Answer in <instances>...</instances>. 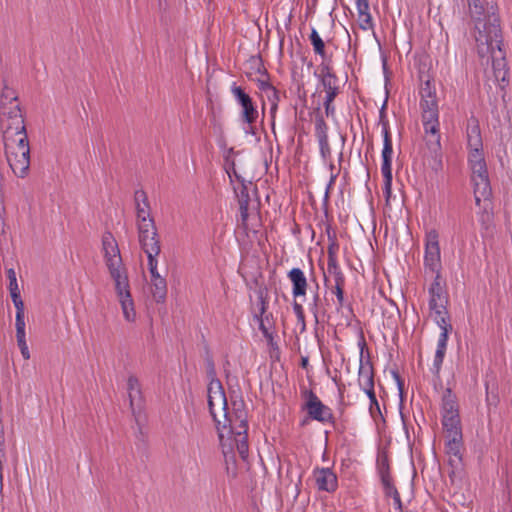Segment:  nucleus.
<instances>
[{
	"instance_id": "9",
	"label": "nucleus",
	"mask_w": 512,
	"mask_h": 512,
	"mask_svg": "<svg viewBox=\"0 0 512 512\" xmlns=\"http://www.w3.org/2000/svg\"><path fill=\"white\" fill-rule=\"evenodd\" d=\"M257 298L259 308L258 312L254 314V319L257 321L259 330L262 332L268 344L273 346L274 337L272 329L274 326V318L272 313H267L269 304L267 291L263 289L258 290Z\"/></svg>"
},
{
	"instance_id": "1",
	"label": "nucleus",
	"mask_w": 512,
	"mask_h": 512,
	"mask_svg": "<svg viewBox=\"0 0 512 512\" xmlns=\"http://www.w3.org/2000/svg\"><path fill=\"white\" fill-rule=\"evenodd\" d=\"M476 49L480 58L491 61L496 80L505 82L508 77V68L505 52L502 49L503 38L501 28L492 25L488 34L475 35Z\"/></svg>"
},
{
	"instance_id": "3",
	"label": "nucleus",
	"mask_w": 512,
	"mask_h": 512,
	"mask_svg": "<svg viewBox=\"0 0 512 512\" xmlns=\"http://www.w3.org/2000/svg\"><path fill=\"white\" fill-rule=\"evenodd\" d=\"M111 278L115 283V290L122 306L124 317L127 321L135 320L134 303L130 293V285L126 268L122 264L121 255L105 259Z\"/></svg>"
},
{
	"instance_id": "8",
	"label": "nucleus",
	"mask_w": 512,
	"mask_h": 512,
	"mask_svg": "<svg viewBox=\"0 0 512 512\" xmlns=\"http://www.w3.org/2000/svg\"><path fill=\"white\" fill-rule=\"evenodd\" d=\"M138 241L146 255H159L161 252L160 238L155 221L136 223Z\"/></svg>"
},
{
	"instance_id": "63",
	"label": "nucleus",
	"mask_w": 512,
	"mask_h": 512,
	"mask_svg": "<svg viewBox=\"0 0 512 512\" xmlns=\"http://www.w3.org/2000/svg\"><path fill=\"white\" fill-rule=\"evenodd\" d=\"M120 255V251H119V248H118V245L117 246H114L112 249L110 250H107L105 253H104V257L105 259H108V258H114V257H117Z\"/></svg>"
},
{
	"instance_id": "55",
	"label": "nucleus",
	"mask_w": 512,
	"mask_h": 512,
	"mask_svg": "<svg viewBox=\"0 0 512 512\" xmlns=\"http://www.w3.org/2000/svg\"><path fill=\"white\" fill-rule=\"evenodd\" d=\"M356 8L358 11V15L370 13L369 11V1L368 0H355Z\"/></svg>"
},
{
	"instance_id": "22",
	"label": "nucleus",
	"mask_w": 512,
	"mask_h": 512,
	"mask_svg": "<svg viewBox=\"0 0 512 512\" xmlns=\"http://www.w3.org/2000/svg\"><path fill=\"white\" fill-rule=\"evenodd\" d=\"M314 75L320 81L324 91L339 87V79L334 73L329 61H323L318 71L314 72Z\"/></svg>"
},
{
	"instance_id": "43",
	"label": "nucleus",
	"mask_w": 512,
	"mask_h": 512,
	"mask_svg": "<svg viewBox=\"0 0 512 512\" xmlns=\"http://www.w3.org/2000/svg\"><path fill=\"white\" fill-rule=\"evenodd\" d=\"M359 17V27L360 29L366 31V30H372L374 28V23L372 20V16L370 13L367 14H360Z\"/></svg>"
},
{
	"instance_id": "57",
	"label": "nucleus",
	"mask_w": 512,
	"mask_h": 512,
	"mask_svg": "<svg viewBox=\"0 0 512 512\" xmlns=\"http://www.w3.org/2000/svg\"><path fill=\"white\" fill-rule=\"evenodd\" d=\"M19 349H20V352L23 356V358L25 360H29L30 359V352H29V348H28V345H27V342L26 341H22V342H19L17 343Z\"/></svg>"
},
{
	"instance_id": "36",
	"label": "nucleus",
	"mask_w": 512,
	"mask_h": 512,
	"mask_svg": "<svg viewBox=\"0 0 512 512\" xmlns=\"http://www.w3.org/2000/svg\"><path fill=\"white\" fill-rule=\"evenodd\" d=\"M6 274H7V279L9 281L8 289H9L10 295L20 293L15 270L13 268H9L6 271Z\"/></svg>"
},
{
	"instance_id": "27",
	"label": "nucleus",
	"mask_w": 512,
	"mask_h": 512,
	"mask_svg": "<svg viewBox=\"0 0 512 512\" xmlns=\"http://www.w3.org/2000/svg\"><path fill=\"white\" fill-rule=\"evenodd\" d=\"M127 390L132 412H135V407L141 408L143 404V397L139 380L136 376H129L127 380Z\"/></svg>"
},
{
	"instance_id": "6",
	"label": "nucleus",
	"mask_w": 512,
	"mask_h": 512,
	"mask_svg": "<svg viewBox=\"0 0 512 512\" xmlns=\"http://www.w3.org/2000/svg\"><path fill=\"white\" fill-rule=\"evenodd\" d=\"M304 398L302 410L306 411L311 420L320 423H334V415L330 407L324 405L315 392L305 389L301 392Z\"/></svg>"
},
{
	"instance_id": "26",
	"label": "nucleus",
	"mask_w": 512,
	"mask_h": 512,
	"mask_svg": "<svg viewBox=\"0 0 512 512\" xmlns=\"http://www.w3.org/2000/svg\"><path fill=\"white\" fill-rule=\"evenodd\" d=\"M2 115L6 116L11 122L7 125H11L12 129L23 130L25 127L24 115L19 103H13L12 105L1 106Z\"/></svg>"
},
{
	"instance_id": "18",
	"label": "nucleus",
	"mask_w": 512,
	"mask_h": 512,
	"mask_svg": "<svg viewBox=\"0 0 512 512\" xmlns=\"http://www.w3.org/2000/svg\"><path fill=\"white\" fill-rule=\"evenodd\" d=\"M9 166L14 174L24 178L30 167V149L21 148L20 151L6 155Z\"/></svg>"
},
{
	"instance_id": "34",
	"label": "nucleus",
	"mask_w": 512,
	"mask_h": 512,
	"mask_svg": "<svg viewBox=\"0 0 512 512\" xmlns=\"http://www.w3.org/2000/svg\"><path fill=\"white\" fill-rule=\"evenodd\" d=\"M366 395L368 396L369 400H370V405H369V412H370V415L376 419L378 417H381V410H380V405H379V402L376 398V394H375V390H370V391H367L365 392Z\"/></svg>"
},
{
	"instance_id": "44",
	"label": "nucleus",
	"mask_w": 512,
	"mask_h": 512,
	"mask_svg": "<svg viewBox=\"0 0 512 512\" xmlns=\"http://www.w3.org/2000/svg\"><path fill=\"white\" fill-rule=\"evenodd\" d=\"M12 302L16 309V315H25V305L21 298V293L11 294Z\"/></svg>"
},
{
	"instance_id": "38",
	"label": "nucleus",
	"mask_w": 512,
	"mask_h": 512,
	"mask_svg": "<svg viewBox=\"0 0 512 512\" xmlns=\"http://www.w3.org/2000/svg\"><path fill=\"white\" fill-rule=\"evenodd\" d=\"M157 256L158 255H152V254L151 255H147L148 269H149V272H150V275H151V281H154L156 278H163L158 273V269H157V266H158Z\"/></svg>"
},
{
	"instance_id": "41",
	"label": "nucleus",
	"mask_w": 512,
	"mask_h": 512,
	"mask_svg": "<svg viewBox=\"0 0 512 512\" xmlns=\"http://www.w3.org/2000/svg\"><path fill=\"white\" fill-rule=\"evenodd\" d=\"M357 345H358L359 350H360L359 362L360 361H366V359H367V352H369V351L367 349V343H366L365 336H364V333H363L362 329H360V331H359Z\"/></svg>"
},
{
	"instance_id": "13",
	"label": "nucleus",
	"mask_w": 512,
	"mask_h": 512,
	"mask_svg": "<svg viewBox=\"0 0 512 512\" xmlns=\"http://www.w3.org/2000/svg\"><path fill=\"white\" fill-rule=\"evenodd\" d=\"M231 93L233 94L237 103L241 106V120L247 125L254 124L259 116L256 105L248 93L243 88L233 83L231 86Z\"/></svg>"
},
{
	"instance_id": "59",
	"label": "nucleus",
	"mask_w": 512,
	"mask_h": 512,
	"mask_svg": "<svg viewBox=\"0 0 512 512\" xmlns=\"http://www.w3.org/2000/svg\"><path fill=\"white\" fill-rule=\"evenodd\" d=\"M338 176V172L337 173H332L331 174V177H330V180L327 184V187H326V191H325V195H324V200L327 201L328 198H329V193H330V190L331 188L333 187L335 181H336V178Z\"/></svg>"
},
{
	"instance_id": "20",
	"label": "nucleus",
	"mask_w": 512,
	"mask_h": 512,
	"mask_svg": "<svg viewBox=\"0 0 512 512\" xmlns=\"http://www.w3.org/2000/svg\"><path fill=\"white\" fill-rule=\"evenodd\" d=\"M358 384L360 389L364 392L374 389V368L369 352H367L366 361L359 362Z\"/></svg>"
},
{
	"instance_id": "58",
	"label": "nucleus",
	"mask_w": 512,
	"mask_h": 512,
	"mask_svg": "<svg viewBox=\"0 0 512 512\" xmlns=\"http://www.w3.org/2000/svg\"><path fill=\"white\" fill-rule=\"evenodd\" d=\"M492 216L489 212L486 211V207H484V211L480 215V222L485 229L488 228V224L490 223Z\"/></svg>"
},
{
	"instance_id": "64",
	"label": "nucleus",
	"mask_w": 512,
	"mask_h": 512,
	"mask_svg": "<svg viewBox=\"0 0 512 512\" xmlns=\"http://www.w3.org/2000/svg\"><path fill=\"white\" fill-rule=\"evenodd\" d=\"M392 499H393V503H394V508L398 512H403V505H402V500H401L400 494L396 495Z\"/></svg>"
},
{
	"instance_id": "52",
	"label": "nucleus",
	"mask_w": 512,
	"mask_h": 512,
	"mask_svg": "<svg viewBox=\"0 0 512 512\" xmlns=\"http://www.w3.org/2000/svg\"><path fill=\"white\" fill-rule=\"evenodd\" d=\"M257 86L259 90L264 92L265 94H268L269 90H272L273 87V85L269 82V76L257 79Z\"/></svg>"
},
{
	"instance_id": "40",
	"label": "nucleus",
	"mask_w": 512,
	"mask_h": 512,
	"mask_svg": "<svg viewBox=\"0 0 512 512\" xmlns=\"http://www.w3.org/2000/svg\"><path fill=\"white\" fill-rule=\"evenodd\" d=\"M381 483H382L384 494L386 497L393 498L399 494L397 488L395 487V485L393 483V478L382 480Z\"/></svg>"
},
{
	"instance_id": "56",
	"label": "nucleus",
	"mask_w": 512,
	"mask_h": 512,
	"mask_svg": "<svg viewBox=\"0 0 512 512\" xmlns=\"http://www.w3.org/2000/svg\"><path fill=\"white\" fill-rule=\"evenodd\" d=\"M325 93L326 95L323 103L333 102L340 93V86L337 88H333L332 90L325 91Z\"/></svg>"
},
{
	"instance_id": "17",
	"label": "nucleus",
	"mask_w": 512,
	"mask_h": 512,
	"mask_svg": "<svg viewBox=\"0 0 512 512\" xmlns=\"http://www.w3.org/2000/svg\"><path fill=\"white\" fill-rule=\"evenodd\" d=\"M428 293L429 309L442 308V306L448 305L449 296L446 291L445 282L442 281V277L440 275L434 277V280L428 289Z\"/></svg>"
},
{
	"instance_id": "30",
	"label": "nucleus",
	"mask_w": 512,
	"mask_h": 512,
	"mask_svg": "<svg viewBox=\"0 0 512 512\" xmlns=\"http://www.w3.org/2000/svg\"><path fill=\"white\" fill-rule=\"evenodd\" d=\"M467 145L469 149L482 148V138L480 128L477 124L467 130Z\"/></svg>"
},
{
	"instance_id": "19",
	"label": "nucleus",
	"mask_w": 512,
	"mask_h": 512,
	"mask_svg": "<svg viewBox=\"0 0 512 512\" xmlns=\"http://www.w3.org/2000/svg\"><path fill=\"white\" fill-rule=\"evenodd\" d=\"M317 488L332 493L338 487L336 474L330 468H316L313 472Z\"/></svg>"
},
{
	"instance_id": "15",
	"label": "nucleus",
	"mask_w": 512,
	"mask_h": 512,
	"mask_svg": "<svg viewBox=\"0 0 512 512\" xmlns=\"http://www.w3.org/2000/svg\"><path fill=\"white\" fill-rule=\"evenodd\" d=\"M446 437V453L450 456L449 464L457 466L462 462V430L461 428L444 429Z\"/></svg>"
},
{
	"instance_id": "60",
	"label": "nucleus",
	"mask_w": 512,
	"mask_h": 512,
	"mask_svg": "<svg viewBox=\"0 0 512 512\" xmlns=\"http://www.w3.org/2000/svg\"><path fill=\"white\" fill-rule=\"evenodd\" d=\"M15 328L16 329H25L26 328V322H25V315H15Z\"/></svg>"
},
{
	"instance_id": "54",
	"label": "nucleus",
	"mask_w": 512,
	"mask_h": 512,
	"mask_svg": "<svg viewBox=\"0 0 512 512\" xmlns=\"http://www.w3.org/2000/svg\"><path fill=\"white\" fill-rule=\"evenodd\" d=\"M435 323L437 324L441 331H445V329H447L448 331L453 330L452 324L450 322V316H448V318L437 319L435 320Z\"/></svg>"
},
{
	"instance_id": "31",
	"label": "nucleus",
	"mask_w": 512,
	"mask_h": 512,
	"mask_svg": "<svg viewBox=\"0 0 512 512\" xmlns=\"http://www.w3.org/2000/svg\"><path fill=\"white\" fill-rule=\"evenodd\" d=\"M231 440L232 442L229 443V445L231 447L235 446L241 459L246 461L249 454L248 435L235 436V438Z\"/></svg>"
},
{
	"instance_id": "25",
	"label": "nucleus",
	"mask_w": 512,
	"mask_h": 512,
	"mask_svg": "<svg viewBox=\"0 0 512 512\" xmlns=\"http://www.w3.org/2000/svg\"><path fill=\"white\" fill-rule=\"evenodd\" d=\"M450 333L451 331H448L447 329H445V331H441L437 341V348L431 371L438 379L440 378V370L447 350V343Z\"/></svg>"
},
{
	"instance_id": "50",
	"label": "nucleus",
	"mask_w": 512,
	"mask_h": 512,
	"mask_svg": "<svg viewBox=\"0 0 512 512\" xmlns=\"http://www.w3.org/2000/svg\"><path fill=\"white\" fill-rule=\"evenodd\" d=\"M268 100L271 103V112H274L277 109V105L279 102V92L278 90L273 86L272 90H269V93L266 94Z\"/></svg>"
},
{
	"instance_id": "37",
	"label": "nucleus",
	"mask_w": 512,
	"mask_h": 512,
	"mask_svg": "<svg viewBox=\"0 0 512 512\" xmlns=\"http://www.w3.org/2000/svg\"><path fill=\"white\" fill-rule=\"evenodd\" d=\"M331 292L335 294L337 298V310H340L344 306V287L345 285L331 284L329 285Z\"/></svg>"
},
{
	"instance_id": "4",
	"label": "nucleus",
	"mask_w": 512,
	"mask_h": 512,
	"mask_svg": "<svg viewBox=\"0 0 512 512\" xmlns=\"http://www.w3.org/2000/svg\"><path fill=\"white\" fill-rule=\"evenodd\" d=\"M469 14L475 23V35L488 34L492 25L500 27L496 7L486 0H467Z\"/></svg>"
},
{
	"instance_id": "14",
	"label": "nucleus",
	"mask_w": 512,
	"mask_h": 512,
	"mask_svg": "<svg viewBox=\"0 0 512 512\" xmlns=\"http://www.w3.org/2000/svg\"><path fill=\"white\" fill-rule=\"evenodd\" d=\"M3 141L6 155L17 153L21 148L30 149L26 128L16 130L7 125L3 131Z\"/></svg>"
},
{
	"instance_id": "62",
	"label": "nucleus",
	"mask_w": 512,
	"mask_h": 512,
	"mask_svg": "<svg viewBox=\"0 0 512 512\" xmlns=\"http://www.w3.org/2000/svg\"><path fill=\"white\" fill-rule=\"evenodd\" d=\"M254 62L257 65V72L260 73L263 77H268V72L266 68L264 67L261 58H258L257 60H254Z\"/></svg>"
},
{
	"instance_id": "23",
	"label": "nucleus",
	"mask_w": 512,
	"mask_h": 512,
	"mask_svg": "<svg viewBox=\"0 0 512 512\" xmlns=\"http://www.w3.org/2000/svg\"><path fill=\"white\" fill-rule=\"evenodd\" d=\"M134 201L136 210V223H143V221H154L153 217L151 216L150 203L144 190L135 191Z\"/></svg>"
},
{
	"instance_id": "12",
	"label": "nucleus",
	"mask_w": 512,
	"mask_h": 512,
	"mask_svg": "<svg viewBox=\"0 0 512 512\" xmlns=\"http://www.w3.org/2000/svg\"><path fill=\"white\" fill-rule=\"evenodd\" d=\"M442 425L444 429L461 428L457 397L450 388L442 397Z\"/></svg>"
},
{
	"instance_id": "24",
	"label": "nucleus",
	"mask_w": 512,
	"mask_h": 512,
	"mask_svg": "<svg viewBox=\"0 0 512 512\" xmlns=\"http://www.w3.org/2000/svg\"><path fill=\"white\" fill-rule=\"evenodd\" d=\"M287 277L292 284L293 297H305L308 289V281L304 272L300 268H292L288 272Z\"/></svg>"
},
{
	"instance_id": "47",
	"label": "nucleus",
	"mask_w": 512,
	"mask_h": 512,
	"mask_svg": "<svg viewBox=\"0 0 512 512\" xmlns=\"http://www.w3.org/2000/svg\"><path fill=\"white\" fill-rule=\"evenodd\" d=\"M293 311L297 317L298 323H301V325H302V330H304L305 329V315H304L303 306L300 303H298L297 301H294Z\"/></svg>"
},
{
	"instance_id": "7",
	"label": "nucleus",
	"mask_w": 512,
	"mask_h": 512,
	"mask_svg": "<svg viewBox=\"0 0 512 512\" xmlns=\"http://www.w3.org/2000/svg\"><path fill=\"white\" fill-rule=\"evenodd\" d=\"M424 267L426 270L441 276L442 261L439 245V234L435 229L426 233Z\"/></svg>"
},
{
	"instance_id": "51",
	"label": "nucleus",
	"mask_w": 512,
	"mask_h": 512,
	"mask_svg": "<svg viewBox=\"0 0 512 512\" xmlns=\"http://www.w3.org/2000/svg\"><path fill=\"white\" fill-rule=\"evenodd\" d=\"M237 196H238L239 207H243V205L249 206L250 197L248 194V189L245 185L242 186V188L240 189Z\"/></svg>"
},
{
	"instance_id": "42",
	"label": "nucleus",
	"mask_w": 512,
	"mask_h": 512,
	"mask_svg": "<svg viewBox=\"0 0 512 512\" xmlns=\"http://www.w3.org/2000/svg\"><path fill=\"white\" fill-rule=\"evenodd\" d=\"M339 245L335 240L330 241L327 247V263H337Z\"/></svg>"
},
{
	"instance_id": "49",
	"label": "nucleus",
	"mask_w": 512,
	"mask_h": 512,
	"mask_svg": "<svg viewBox=\"0 0 512 512\" xmlns=\"http://www.w3.org/2000/svg\"><path fill=\"white\" fill-rule=\"evenodd\" d=\"M319 301H320V296L318 293H316L313 297V304L310 306V311L312 312L316 323L319 322V315L324 314V311H322L318 305Z\"/></svg>"
},
{
	"instance_id": "53",
	"label": "nucleus",
	"mask_w": 512,
	"mask_h": 512,
	"mask_svg": "<svg viewBox=\"0 0 512 512\" xmlns=\"http://www.w3.org/2000/svg\"><path fill=\"white\" fill-rule=\"evenodd\" d=\"M240 209V221H241V226L245 229V230H248L249 227H248V218H249V206H245L243 205V207H239Z\"/></svg>"
},
{
	"instance_id": "48",
	"label": "nucleus",
	"mask_w": 512,
	"mask_h": 512,
	"mask_svg": "<svg viewBox=\"0 0 512 512\" xmlns=\"http://www.w3.org/2000/svg\"><path fill=\"white\" fill-rule=\"evenodd\" d=\"M447 306L448 305H444L442 306V308H432V309H429L430 310V316H432L433 320H437V319H440V318H448L449 315V312H448V309H447Z\"/></svg>"
},
{
	"instance_id": "5",
	"label": "nucleus",
	"mask_w": 512,
	"mask_h": 512,
	"mask_svg": "<svg viewBox=\"0 0 512 512\" xmlns=\"http://www.w3.org/2000/svg\"><path fill=\"white\" fill-rule=\"evenodd\" d=\"M216 427L218 430L219 439L222 446H225V438L227 440L234 439L235 436H245L248 435V423L246 414L244 411H238L233 415L228 414L226 411L224 412V422L221 425V422L216 419L215 421Z\"/></svg>"
},
{
	"instance_id": "29",
	"label": "nucleus",
	"mask_w": 512,
	"mask_h": 512,
	"mask_svg": "<svg viewBox=\"0 0 512 512\" xmlns=\"http://www.w3.org/2000/svg\"><path fill=\"white\" fill-rule=\"evenodd\" d=\"M151 293L157 303L165 301L167 296V282L165 278H156L151 281Z\"/></svg>"
},
{
	"instance_id": "2",
	"label": "nucleus",
	"mask_w": 512,
	"mask_h": 512,
	"mask_svg": "<svg viewBox=\"0 0 512 512\" xmlns=\"http://www.w3.org/2000/svg\"><path fill=\"white\" fill-rule=\"evenodd\" d=\"M422 123L425 131L426 145L435 157L441 156V136L439 129V109L435 91H432L430 82L426 81L421 89Z\"/></svg>"
},
{
	"instance_id": "32",
	"label": "nucleus",
	"mask_w": 512,
	"mask_h": 512,
	"mask_svg": "<svg viewBox=\"0 0 512 512\" xmlns=\"http://www.w3.org/2000/svg\"><path fill=\"white\" fill-rule=\"evenodd\" d=\"M309 39L313 46L314 53L319 55L323 61H326V51H325V43L316 31V29H312Z\"/></svg>"
},
{
	"instance_id": "16",
	"label": "nucleus",
	"mask_w": 512,
	"mask_h": 512,
	"mask_svg": "<svg viewBox=\"0 0 512 512\" xmlns=\"http://www.w3.org/2000/svg\"><path fill=\"white\" fill-rule=\"evenodd\" d=\"M207 393L209 410L214 421H216L215 406L221 407L224 412L227 410L226 395L219 379L215 378L209 381Z\"/></svg>"
},
{
	"instance_id": "46",
	"label": "nucleus",
	"mask_w": 512,
	"mask_h": 512,
	"mask_svg": "<svg viewBox=\"0 0 512 512\" xmlns=\"http://www.w3.org/2000/svg\"><path fill=\"white\" fill-rule=\"evenodd\" d=\"M102 245H103V251L105 253L107 250H110L114 246H117V242L110 232H106L103 234V237H102Z\"/></svg>"
},
{
	"instance_id": "39",
	"label": "nucleus",
	"mask_w": 512,
	"mask_h": 512,
	"mask_svg": "<svg viewBox=\"0 0 512 512\" xmlns=\"http://www.w3.org/2000/svg\"><path fill=\"white\" fill-rule=\"evenodd\" d=\"M468 161L470 167L486 162L482 153V148L470 149Z\"/></svg>"
},
{
	"instance_id": "33",
	"label": "nucleus",
	"mask_w": 512,
	"mask_h": 512,
	"mask_svg": "<svg viewBox=\"0 0 512 512\" xmlns=\"http://www.w3.org/2000/svg\"><path fill=\"white\" fill-rule=\"evenodd\" d=\"M377 470L381 481L392 478L390 474L389 460L385 453H381L377 457Z\"/></svg>"
},
{
	"instance_id": "45",
	"label": "nucleus",
	"mask_w": 512,
	"mask_h": 512,
	"mask_svg": "<svg viewBox=\"0 0 512 512\" xmlns=\"http://www.w3.org/2000/svg\"><path fill=\"white\" fill-rule=\"evenodd\" d=\"M205 363H206L207 376H208L209 380L211 381V379L217 378L214 360L208 352L206 353Z\"/></svg>"
},
{
	"instance_id": "21",
	"label": "nucleus",
	"mask_w": 512,
	"mask_h": 512,
	"mask_svg": "<svg viewBox=\"0 0 512 512\" xmlns=\"http://www.w3.org/2000/svg\"><path fill=\"white\" fill-rule=\"evenodd\" d=\"M315 135L319 142L321 157L326 161L331 157V148L328 142V126L321 115L315 117Z\"/></svg>"
},
{
	"instance_id": "11",
	"label": "nucleus",
	"mask_w": 512,
	"mask_h": 512,
	"mask_svg": "<svg viewBox=\"0 0 512 512\" xmlns=\"http://www.w3.org/2000/svg\"><path fill=\"white\" fill-rule=\"evenodd\" d=\"M382 134H383V149H382V166L381 172L384 178V192L387 198L391 194L392 187V154H393V146H392V137L389 130V126L387 122H383L382 124Z\"/></svg>"
},
{
	"instance_id": "28",
	"label": "nucleus",
	"mask_w": 512,
	"mask_h": 512,
	"mask_svg": "<svg viewBox=\"0 0 512 512\" xmlns=\"http://www.w3.org/2000/svg\"><path fill=\"white\" fill-rule=\"evenodd\" d=\"M327 273L332 278L330 280L327 276H325V285L329 287L332 284H340L345 285V276L337 263H327Z\"/></svg>"
},
{
	"instance_id": "61",
	"label": "nucleus",
	"mask_w": 512,
	"mask_h": 512,
	"mask_svg": "<svg viewBox=\"0 0 512 512\" xmlns=\"http://www.w3.org/2000/svg\"><path fill=\"white\" fill-rule=\"evenodd\" d=\"M392 375H393L394 379L396 380V383H397V386H398V389H399V392H400V396H402L403 389H404V381L402 380V378L400 377L398 372L393 371Z\"/></svg>"
},
{
	"instance_id": "10",
	"label": "nucleus",
	"mask_w": 512,
	"mask_h": 512,
	"mask_svg": "<svg viewBox=\"0 0 512 512\" xmlns=\"http://www.w3.org/2000/svg\"><path fill=\"white\" fill-rule=\"evenodd\" d=\"M471 168V180L474 186V197L476 205L481 201L489 202L492 194L486 162L473 165Z\"/></svg>"
},
{
	"instance_id": "35",
	"label": "nucleus",
	"mask_w": 512,
	"mask_h": 512,
	"mask_svg": "<svg viewBox=\"0 0 512 512\" xmlns=\"http://www.w3.org/2000/svg\"><path fill=\"white\" fill-rule=\"evenodd\" d=\"M14 102L18 103L17 95L15 94L13 89L5 85L1 94L0 105H12Z\"/></svg>"
}]
</instances>
